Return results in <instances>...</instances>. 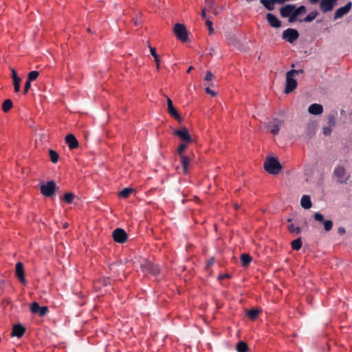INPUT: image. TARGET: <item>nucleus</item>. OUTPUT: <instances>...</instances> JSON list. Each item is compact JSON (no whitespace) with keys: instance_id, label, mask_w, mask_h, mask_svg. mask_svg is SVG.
I'll return each instance as SVG.
<instances>
[{"instance_id":"obj_48","label":"nucleus","mask_w":352,"mask_h":352,"mask_svg":"<svg viewBox=\"0 0 352 352\" xmlns=\"http://www.w3.org/2000/svg\"><path fill=\"white\" fill-rule=\"evenodd\" d=\"M206 92L212 96H215L217 95L216 92L210 89L209 87L206 88Z\"/></svg>"},{"instance_id":"obj_19","label":"nucleus","mask_w":352,"mask_h":352,"mask_svg":"<svg viewBox=\"0 0 352 352\" xmlns=\"http://www.w3.org/2000/svg\"><path fill=\"white\" fill-rule=\"evenodd\" d=\"M308 111L312 115H320L323 112V107L321 104L314 103L309 107Z\"/></svg>"},{"instance_id":"obj_35","label":"nucleus","mask_w":352,"mask_h":352,"mask_svg":"<svg viewBox=\"0 0 352 352\" xmlns=\"http://www.w3.org/2000/svg\"><path fill=\"white\" fill-rule=\"evenodd\" d=\"M324 229L325 231L329 232L332 229L333 221L331 220H325L324 222Z\"/></svg>"},{"instance_id":"obj_5","label":"nucleus","mask_w":352,"mask_h":352,"mask_svg":"<svg viewBox=\"0 0 352 352\" xmlns=\"http://www.w3.org/2000/svg\"><path fill=\"white\" fill-rule=\"evenodd\" d=\"M174 33L176 37L182 42L188 40V32L184 24L176 23L174 27Z\"/></svg>"},{"instance_id":"obj_21","label":"nucleus","mask_w":352,"mask_h":352,"mask_svg":"<svg viewBox=\"0 0 352 352\" xmlns=\"http://www.w3.org/2000/svg\"><path fill=\"white\" fill-rule=\"evenodd\" d=\"M283 122L279 120H275L273 122L270 124L271 127L270 131L274 135H277L279 132V126L282 125Z\"/></svg>"},{"instance_id":"obj_44","label":"nucleus","mask_w":352,"mask_h":352,"mask_svg":"<svg viewBox=\"0 0 352 352\" xmlns=\"http://www.w3.org/2000/svg\"><path fill=\"white\" fill-rule=\"evenodd\" d=\"M212 78H213V74L211 72L208 71L206 72L205 78H204L205 80H207V81L212 80Z\"/></svg>"},{"instance_id":"obj_12","label":"nucleus","mask_w":352,"mask_h":352,"mask_svg":"<svg viewBox=\"0 0 352 352\" xmlns=\"http://www.w3.org/2000/svg\"><path fill=\"white\" fill-rule=\"evenodd\" d=\"M25 331L26 329L22 324H15L12 327L11 336L20 338L24 335Z\"/></svg>"},{"instance_id":"obj_7","label":"nucleus","mask_w":352,"mask_h":352,"mask_svg":"<svg viewBox=\"0 0 352 352\" xmlns=\"http://www.w3.org/2000/svg\"><path fill=\"white\" fill-rule=\"evenodd\" d=\"M299 37L298 32L292 28H288L283 31V38L289 42L290 43H294Z\"/></svg>"},{"instance_id":"obj_56","label":"nucleus","mask_w":352,"mask_h":352,"mask_svg":"<svg viewBox=\"0 0 352 352\" xmlns=\"http://www.w3.org/2000/svg\"><path fill=\"white\" fill-rule=\"evenodd\" d=\"M234 208H235L236 210H238L240 208V205H239L238 204H234Z\"/></svg>"},{"instance_id":"obj_47","label":"nucleus","mask_w":352,"mask_h":352,"mask_svg":"<svg viewBox=\"0 0 352 352\" xmlns=\"http://www.w3.org/2000/svg\"><path fill=\"white\" fill-rule=\"evenodd\" d=\"M213 0H206V6L208 9H211L213 6Z\"/></svg>"},{"instance_id":"obj_39","label":"nucleus","mask_w":352,"mask_h":352,"mask_svg":"<svg viewBox=\"0 0 352 352\" xmlns=\"http://www.w3.org/2000/svg\"><path fill=\"white\" fill-rule=\"evenodd\" d=\"M187 143L184 142L182 144H180V146L178 147L177 148V152L179 154L180 156L182 155H183V152L187 148V145H186Z\"/></svg>"},{"instance_id":"obj_25","label":"nucleus","mask_w":352,"mask_h":352,"mask_svg":"<svg viewBox=\"0 0 352 352\" xmlns=\"http://www.w3.org/2000/svg\"><path fill=\"white\" fill-rule=\"evenodd\" d=\"M133 191H134V190L131 188H125L119 192L118 196L120 198L126 199L131 195V194Z\"/></svg>"},{"instance_id":"obj_1","label":"nucleus","mask_w":352,"mask_h":352,"mask_svg":"<svg viewBox=\"0 0 352 352\" xmlns=\"http://www.w3.org/2000/svg\"><path fill=\"white\" fill-rule=\"evenodd\" d=\"M264 168L269 173L276 175L280 171L282 166L276 158L268 157L264 162Z\"/></svg>"},{"instance_id":"obj_34","label":"nucleus","mask_w":352,"mask_h":352,"mask_svg":"<svg viewBox=\"0 0 352 352\" xmlns=\"http://www.w3.org/2000/svg\"><path fill=\"white\" fill-rule=\"evenodd\" d=\"M39 76V72L37 71H32L28 74V80L30 82L35 80Z\"/></svg>"},{"instance_id":"obj_28","label":"nucleus","mask_w":352,"mask_h":352,"mask_svg":"<svg viewBox=\"0 0 352 352\" xmlns=\"http://www.w3.org/2000/svg\"><path fill=\"white\" fill-rule=\"evenodd\" d=\"M13 103L10 99H6L2 104V110L3 112H8L12 107Z\"/></svg>"},{"instance_id":"obj_22","label":"nucleus","mask_w":352,"mask_h":352,"mask_svg":"<svg viewBox=\"0 0 352 352\" xmlns=\"http://www.w3.org/2000/svg\"><path fill=\"white\" fill-rule=\"evenodd\" d=\"M301 206L305 209H309L311 208L312 204L311 198L309 195H303L300 199Z\"/></svg>"},{"instance_id":"obj_42","label":"nucleus","mask_w":352,"mask_h":352,"mask_svg":"<svg viewBox=\"0 0 352 352\" xmlns=\"http://www.w3.org/2000/svg\"><path fill=\"white\" fill-rule=\"evenodd\" d=\"M206 25L208 28V30H209L210 34L213 33L214 32V28H212V22L211 21H210L209 19H207L206 21Z\"/></svg>"},{"instance_id":"obj_41","label":"nucleus","mask_w":352,"mask_h":352,"mask_svg":"<svg viewBox=\"0 0 352 352\" xmlns=\"http://www.w3.org/2000/svg\"><path fill=\"white\" fill-rule=\"evenodd\" d=\"M314 219H315L316 221H320V222H324V216L321 213H320V212L315 213Z\"/></svg>"},{"instance_id":"obj_24","label":"nucleus","mask_w":352,"mask_h":352,"mask_svg":"<svg viewBox=\"0 0 352 352\" xmlns=\"http://www.w3.org/2000/svg\"><path fill=\"white\" fill-rule=\"evenodd\" d=\"M261 3L268 10H273L274 9L275 0H260Z\"/></svg>"},{"instance_id":"obj_33","label":"nucleus","mask_w":352,"mask_h":352,"mask_svg":"<svg viewBox=\"0 0 352 352\" xmlns=\"http://www.w3.org/2000/svg\"><path fill=\"white\" fill-rule=\"evenodd\" d=\"M74 198V195L72 192H67L63 196V199L68 204H70L73 202Z\"/></svg>"},{"instance_id":"obj_15","label":"nucleus","mask_w":352,"mask_h":352,"mask_svg":"<svg viewBox=\"0 0 352 352\" xmlns=\"http://www.w3.org/2000/svg\"><path fill=\"white\" fill-rule=\"evenodd\" d=\"M352 3L349 2L344 6L338 8L334 14V19H338L347 14L351 8Z\"/></svg>"},{"instance_id":"obj_27","label":"nucleus","mask_w":352,"mask_h":352,"mask_svg":"<svg viewBox=\"0 0 352 352\" xmlns=\"http://www.w3.org/2000/svg\"><path fill=\"white\" fill-rule=\"evenodd\" d=\"M180 157H181V164L183 167V170H184V173H186L188 171V164L190 162V159L188 157H187L186 155H182V156H180Z\"/></svg>"},{"instance_id":"obj_51","label":"nucleus","mask_w":352,"mask_h":352,"mask_svg":"<svg viewBox=\"0 0 352 352\" xmlns=\"http://www.w3.org/2000/svg\"><path fill=\"white\" fill-rule=\"evenodd\" d=\"M346 232L345 228L344 227H339L338 229V233L340 235H342Z\"/></svg>"},{"instance_id":"obj_52","label":"nucleus","mask_w":352,"mask_h":352,"mask_svg":"<svg viewBox=\"0 0 352 352\" xmlns=\"http://www.w3.org/2000/svg\"><path fill=\"white\" fill-rule=\"evenodd\" d=\"M102 281L104 285H108L111 283V278L109 277H106L103 278Z\"/></svg>"},{"instance_id":"obj_3","label":"nucleus","mask_w":352,"mask_h":352,"mask_svg":"<svg viewBox=\"0 0 352 352\" xmlns=\"http://www.w3.org/2000/svg\"><path fill=\"white\" fill-rule=\"evenodd\" d=\"M57 188L58 187L54 181H49L46 184L41 185L40 190L41 193L45 197H51L54 195Z\"/></svg>"},{"instance_id":"obj_37","label":"nucleus","mask_w":352,"mask_h":352,"mask_svg":"<svg viewBox=\"0 0 352 352\" xmlns=\"http://www.w3.org/2000/svg\"><path fill=\"white\" fill-rule=\"evenodd\" d=\"M14 88L15 92H19L21 87V78L13 80Z\"/></svg>"},{"instance_id":"obj_60","label":"nucleus","mask_w":352,"mask_h":352,"mask_svg":"<svg viewBox=\"0 0 352 352\" xmlns=\"http://www.w3.org/2000/svg\"><path fill=\"white\" fill-rule=\"evenodd\" d=\"M287 221H288V222H290V221H292V219H289L287 220Z\"/></svg>"},{"instance_id":"obj_55","label":"nucleus","mask_w":352,"mask_h":352,"mask_svg":"<svg viewBox=\"0 0 352 352\" xmlns=\"http://www.w3.org/2000/svg\"><path fill=\"white\" fill-rule=\"evenodd\" d=\"M319 0H309V1L311 2V3L312 4H315L316 3L318 2Z\"/></svg>"},{"instance_id":"obj_43","label":"nucleus","mask_w":352,"mask_h":352,"mask_svg":"<svg viewBox=\"0 0 352 352\" xmlns=\"http://www.w3.org/2000/svg\"><path fill=\"white\" fill-rule=\"evenodd\" d=\"M30 87H31V82L29 81L28 80H27V81L25 83L23 94H26L28 92Z\"/></svg>"},{"instance_id":"obj_23","label":"nucleus","mask_w":352,"mask_h":352,"mask_svg":"<svg viewBox=\"0 0 352 352\" xmlns=\"http://www.w3.org/2000/svg\"><path fill=\"white\" fill-rule=\"evenodd\" d=\"M240 258L243 267H248L252 260V257L249 254H242Z\"/></svg>"},{"instance_id":"obj_4","label":"nucleus","mask_w":352,"mask_h":352,"mask_svg":"<svg viewBox=\"0 0 352 352\" xmlns=\"http://www.w3.org/2000/svg\"><path fill=\"white\" fill-rule=\"evenodd\" d=\"M294 71H289L286 74V85L285 93L289 94L292 92L297 86V82L294 78Z\"/></svg>"},{"instance_id":"obj_10","label":"nucleus","mask_w":352,"mask_h":352,"mask_svg":"<svg viewBox=\"0 0 352 352\" xmlns=\"http://www.w3.org/2000/svg\"><path fill=\"white\" fill-rule=\"evenodd\" d=\"M15 275L22 284H26V280L25 278L24 267L21 262H18L16 264Z\"/></svg>"},{"instance_id":"obj_31","label":"nucleus","mask_w":352,"mask_h":352,"mask_svg":"<svg viewBox=\"0 0 352 352\" xmlns=\"http://www.w3.org/2000/svg\"><path fill=\"white\" fill-rule=\"evenodd\" d=\"M49 155H50V160L52 161V162H53L54 164L58 162V158H59V155L58 154L57 152H56L54 150L50 149L49 151Z\"/></svg>"},{"instance_id":"obj_8","label":"nucleus","mask_w":352,"mask_h":352,"mask_svg":"<svg viewBox=\"0 0 352 352\" xmlns=\"http://www.w3.org/2000/svg\"><path fill=\"white\" fill-rule=\"evenodd\" d=\"M30 311L32 314H38L39 316L43 317L47 315L49 309L47 307H41L37 302H34L30 305Z\"/></svg>"},{"instance_id":"obj_11","label":"nucleus","mask_w":352,"mask_h":352,"mask_svg":"<svg viewBox=\"0 0 352 352\" xmlns=\"http://www.w3.org/2000/svg\"><path fill=\"white\" fill-rule=\"evenodd\" d=\"M296 8V5L294 4H287L284 7H282L280 9V14L282 17L286 18L289 17L292 15V13L294 12V10Z\"/></svg>"},{"instance_id":"obj_57","label":"nucleus","mask_w":352,"mask_h":352,"mask_svg":"<svg viewBox=\"0 0 352 352\" xmlns=\"http://www.w3.org/2000/svg\"><path fill=\"white\" fill-rule=\"evenodd\" d=\"M193 69L192 67H190L188 70H187V73H190L191 72V70Z\"/></svg>"},{"instance_id":"obj_17","label":"nucleus","mask_w":352,"mask_h":352,"mask_svg":"<svg viewBox=\"0 0 352 352\" xmlns=\"http://www.w3.org/2000/svg\"><path fill=\"white\" fill-rule=\"evenodd\" d=\"M306 8L304 6H300L298 8H295L292 15L289 19V23H293L297 21L298 16L300 14H305L306 12Z\"/></svg>"},{"instance_id":"obj_30","label":"nucleus","mask_w":352,"mask_h":352,"mask_svg":"<svg viewBox=\"0 0 352 352\" xmlns=\"http://www.w3.org/2000/svg\"><path fill=\"white\" fill-rule=\"evenodd\" d=\"M302 240L300 238H298L295 240H294L292 243H291V246H292V248L294 250H299L301 247H302Z\"/></svg>"},{"instance_id":"obj_49","label":"nucleus","mask_w":352,"mask_h":352,"mask_svg":"<svg viewBox=\"0 0 352 352\" xmlns=\"http://www.w3.org/2000/svg\"><path fill=\"white\" fill-rule=\"evenodd\" d=\"M231 276L228 274H221L219 276L218 278L219 280H221V279H223V278H230Z\"/></svg>"},{"instance_id":"obj_38","label":"nucleus","mask_w":352,"mask_h":352,"mask_svg":"<svg viewBox=\"0 0 352 352\" xmlns=\"http://www.w3.org/2000/svg\"><path fill=\"white\" fill-rule=\"evenodd\" d=\"M328 123L330 126H334L336 124V118L333 114L328 116Z\"/></svg>"},{"instance_id":"obj_46","label":"nucleus","mask_w":352,"mask_h":352,"mask_svg":"<svg viewBox=\"0 0 352 352\" xmlns=\"http://www.w3.org/2000/svg\"><path fill=\"white\" fill-rule=\"evenodd\" d=\"M331 126H325L323 128V133L325 135H329L331 134Z\"/></svg>"},{"instance_id":"obj_50","label":"nucleus","mask_w":352,"mask_h":352,"mask_svg":"<svg viewBox=\"0 0 352 352\" xmlns=\"http://www.w3.org/2000/svg\"><path fill=\"white\" fill-rule=\"evenodd\" d=\"M12 78L13 80L20 78L19 77H18L16 72L14 69H12Z\"/></svg>"},{"instance_id":"obj_36","label":"nucleus","mask_w":352,"mask_h":352,"mask_svg":"<svg viewBox=\"0 0 352 352\" xmlns=\"http://www.w3.org/2000/svg\"><path fill=\"white\" fill-rule=\"evenodd\" d=\"M288 230L290 232H295L296 234H299L300 232V227H294V225L293 223H291L289 226H288Z\"/></svg>"},{"instance_id":"obj_16","label":"nucleus","mask_w":352,"mask_h":352,"mask_svg":"<svg viewBox=\"0 0 352 352\" xmlns=\"http://www.w3.org/2000/svg\"><path fill=\"white\" fill-rule=\"evenodd\" d=\"M266 19L272 28H278L281 26V21L272 13L267 14Z\"/></svg>"},{"instance_id":"obj_58","label":"nucleus","mask_w":352,"mask_h":352,"mask_svg":"<svg viewBox=\"0 0 352 352\" xmlns=\"http://www.w3.org/2000/svg\"><path fill=\"white\" fill-rule=\"evenodd\" d=\"M156 65H157V69L159 70L160 69V62L156 63Z\"/></svg>"},{"instance_id":"obj_53","label":"nucleus","mask_w":352,"mask_h":352,"mask_svg":"<svg viewBox=\"0 0 352 352\" xmlns=\"http://www.w3.org/2000/svg\"><path fill=\"white\" fill-rule=\"evenodd\" d=\"M291 71H294V77L297 75V74H302L303 73V70L302 69H298V70H296V69H292Z\"/></svg>"},{"instance_id":"obj_14","label":"nucleus","mask_w":352,"mask_h":352,"mask_svg":"<svg viewBox=\"0 0 352 352\" xmlns=\"http://www.w3.org/2000/svg\"><path fill=\"white\" fill-rule=\"evenodd\" d=\"M167 106H168V112L169 115L171 117L176 119L177 120H178L179 122H181L182 118L179 116V114L178 113L176 109L173 107V102L169 98H167Z\"/></svg>"},{"instance_id":"obj_2","label":"nucleus","mask_w":352,"mask_h":352,"mask_svg":"<svg viewBox=\"0 0 352 352\" xmlns=\"http://www.w3.org/2000/svg\"><path fill=\"white\" fill-rule=\"evenodd\" d=\"M333 175L337 177L338 183L346 184L351 177L350 174L346 173L345 168L342 166H338L334 168Z\"/></svg>"},{"instance_id":"obj_54","label":"nucleus","mask_w":352,"mask_h":352,"mask_svg":"<svg viewBox=\"0 0 352 352\" xmlns=\"http://www.w3.org/2000/svg\"><path fill=\"white\" fill-rule=\"evenodd\" d=\"M206 8H203L202 10H201V16L203 18H206Z\"/></svg>"},{"instance_id":"obj_20","label":"nucleus","mask_w":352,"mask_h":352,"mask_svg":"<svg viewBox=\"0 0 352 352\" xmlns=\"http://www.w3.org/2000/svg\"><path fill=\"white\" fill-rule=\"evenodd\" d=\"M144 268L146 271L154 276H156L160 274V267L157 265L153 264V263H147Z\"/></svg>"},{"instance_id":"obj_6","label":"nucleus","mask_w":352,"mask_h":352,"mask_svg":"<svg viewBox=\"0 0 352 352\" xmlns=\"http://www.w3.org/2000/svg\"><path fill=\"white\" fill-rule=\"evenodd\" d=\"M113 240L118 243H124L127 241L128 235L122 228H116L113 231Z\"/></svg>"},{"instance_id":"obj_59","label":"nucleus","mask_w":352,"mask_h":352,"mask_svg":"<svg viewBox=\"0 0 352 352\" xmlns=\"http://www.w3.org/2000/svg\"><path fill=\"white\" fill-rule=\"evenodd\" d=\"M135 24L136 25H138V21H135Z\"/></svg>"},{"instance_id":"obj_26","label":"nucleus","mask_w":352,"mask_h":352,"mask_svg":"<svg viewBox=\"0 0 352 352\" xmlns=\"http://www.w3.org/2000/svg\"><path fill=\"white\" fill-rule=\"evenodd\" d=\"M260 312L261 311L259 309H251L247 311L246 315L250 320H254L258 317Z\"/></svg>"},{"instance_id":"obj_9","label":"nucleus","mask_w":352,"mask_h":352,"mask_svg":"<svg viewBox=\"0 0 352 352\" xmlns=\"http://www.w3.org/2000/svg\"><path fill=\"white\" fill-rule=\"evenodd\" d=\"M173 134L179 137L183 142L186 143H190L192 141L191 136L190 135L186 127H183L182 129L175 130Z\"/></svg>"},{"instance_id":"obj_18","label":"nucleus","mask_w":352,"mask_h":352,"mask_svg":"<svg viewBox=\"0 0 352 352\" xmlns=\"http://www.w3.org/2000/svg\"><path fill=\"white\" fill-rule=\"evenodd\" d=\"M65 142L70 149H74L78 146V142L73 134L66 135Z\"/></svg>"},{"instance_id":"obj_40","label":"nucleus","mask_w":352,"mask_h":352,"mask_svg":"<svg viewBox=\"0 0 352 352\" xmlns=\"http://www.w3.org/2000/svg\"><path fill=\"white\" fill-rule=\"evenodd\" d=\"M150 51H151V55L154 57V59H155V63H158L160 62V57L157 54L156 52H155V48H153L151 47H150Z\"/></svg>"},{"instance_id":"obj_13","label":"nucleus","mask_w":352,"mask_h":352,"mask_svg":"<svg viewBox=\"0 0 352 352\" xmlns=\"http://www.w3.org/2000/svg\"><path fill=\"white\" fill-rule=\"evenodd\" d=\"M336 2V0H322L320 4L322 12L325 13L331 11Z\"/></svg>"},{"instance_id":"obj_32","label":"nucleus","mask_w":352,"mask_h":352,"mask_svg":"<svg viewBox=\"0 0 352 352\" xmlns=\"http://www.w3.org/2000/svg\"><path fill=\"white\" fill-rule=\"evenodd\" d=\"M318 13L316 11L310 12L303 20L304 22H311L318 16Z\"/></svg>"},{"instance_id":"obj_29","label":"nucleus","mask_w":352,"mask_h":352,"mask_svg":"<svg viewBox=\"0 0 352 352\" xmlns=\"http://www.w3.org/2000/svg\"><path fill=\"white\" fill-rule=\"evenodd\" d=\"M236 349L237 352H247L248 351V346L245 342L240 341L237 343Z\"/></svg>"},{"instance_id":"obj_45","label":"nucleus","mask_w":352,"mask_h":352,"mask_svg":"<svg viewBox=\"0 0 352 352\" xmlns=\"http://www.w3.org/2000/svg\"><path fill=\"white\" fill-rule=\"evenodd\" d=\"M214 258H210L208 261H207V263H206V269L208 270L210 269V267L214 264Z\"/></svg>"}]
</instances>
